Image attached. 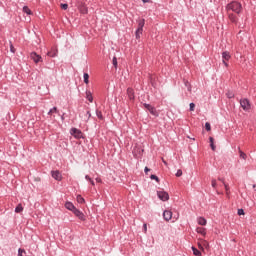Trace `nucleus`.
Listing matches in <instances>:
<instances>
[{"mask_svg":"<svg viewBox=\"0 0 256 256\" xmlns=\"http://www.w3.org/2000/svg\"><path fill=\"white\" fill-rule=\"evenodd\" d=\"M238 151H239V154H240V158L241 159H247V154H245V152H243L242 150H241V148H238Z\"/></svg>","mask_w":256,"mask_h":256,"instance_id":"nucleus-19","label":"nucleus"},{"mask_svg":"<svg viewBox=\"0 0 256 256\" xmlns=\"http://www.w3.org/2000/svg\"><path fill=\"white\" fill-rule=\"evenodd\" d=\"M224 65L225 67H229V64L227 63V61H225Z\"/></svg>","mask_w":256,"mask_h":256,"instance_id":"nucleus-52","label":"nucleus"},{"mask_svg":"<svg viewBox=\"0 0 256 256\" xmlns=\"http://www.w3.org/2000/svg\"><path fill=\"white\" fill-rule=\"evenodd\" d=\"M23 212V205L18 204L15 208V213H21Z\"/></svg>","mask_w":256,"mask_h":256,"instance_id":"nucleus-20","label":"nucleus"},{"mask_svg":"<svg viewBox=\"0 0 256 256\" xmlns=\"http://www.w3.org/2000/svg\"><path fill=\"white\" fill-rule=\"evenodd\" d=\"M23 13H26V15H32L33 14V12L31 11V9H29L28 6L23 7Z\"/></svg>","mask_w":256,"mask_h":256,"instance_id":"nucleus-17","label":"nucleus"},{"mask_svg":"<svg viewBox=\"0 0 256 256\" xmlns=\"http://www.w3.org/2000/svg\"><path fill=\"white\" fill-rule=\"evenodd\" d=\"M143 106L147 111H149V113H151V115H157V110L155 107L151 106V104L144 103Z\"/></svg>","mask_w":256,"mask_h":256,"instance_id":"nucleus-6","label":"nucleus"},{"mask_svg":"<svg viewBox=\"0 0 256 256\" xmlns=\"http://www.w3.org/2000/svg\"><path fill=\"white\" fill-rule=\"evenodd\" d=\"M173 217V212H171V210H165L163 212V218L165 219V221H171Z\"/></svg>","mask_w":256,"mask_h":256,"instance_id":"nucleus-8","label":"nucleus"},{"mask_svg":"<svg viewBox=\"0 0 256 256\" xmlns=\"http://www.w3.org/2000/svg\"><path fill=\"white\" fill-rule=\"evenodd\" d=\"M143 27H145V19H142L138 22L139 32L143 31Z\"/></svg>","mask_w":256,"mask_h":256,"instance_id":"nucleus-15","label":"nucleus"},{"mask_svg":"<svg viewBox=\"0 0 256 256\" xmlns=\"http://www.w3.org/2000/svg\"><path fill=\"white\" fill-rule=\"evenodd\" d=\"M196 232L203 236L207 235V230H205V228H203V227H198L196 229Z\"/></svg>","mask_w":256,"mask_h":256,"instance_id":"nucleus-14","label":"nucleus"},{"mask_svg":"<svg viewBox=\"0 0 256 256\" xmlns=\"http://www.w3.org/2000/svg\"><path fill=\"white\" fill-rule=\"evenodd\" d=\"M61 9H64V11H67V9H69V5L68 4H61Z\"/></svg>","mask_w":256,"mask_h":256,"instance_id":"nucleus-36","label":"nucleus"},{"mask_svg":"<svg viewBox=\"0 0 256 256\" xmlns=\"http://www.w3.org/2000/svg\"><path fill=\"white\" fill-rule=\"evenodd\" d=\"M226 194L229 195V185L224 183Z\"/></svg>","mask_w":256,"mask_h":256,"instance_id":"nucleus-39","label":"nucleus"},{"mask_svg":"<svg viewBox=\"0 0 256 256\" xmlns=\"http://www.w3.org/2000/svg\"><path fill=\"white\" fill-rule=\"evenodd\" d=\"M181 175H183V170L178 169L176 172V177H181Z\"/></svg>","mask_w":256,"mask_h":256,"instance_id":"nucleus-34","label":"nucleus"},{"mask_svg":"<svg viewBox=\"0 0 256 256\" xmlns=\"http://www.w3.org/2000/svg\"><path fill=\"white\" fill-rule=\"evenodd\" d=\"M240 105L244 111H249V109H251V103H249V99H246V98L241 99Z\"/></svg>","mask_w":256,"mask_h":256,"instance_id":"nucleus-2","label":"nucleus"},{"mask_svg":"<svg viewBox=\"0 0 256 256\" xmlns=\"http://www.w3.org/2000/svg\"><path fill=\"white\" fill-rule=\"evenodd\" d=\"M30 59H32L34 61V63L43 62V58L41 57V55L37 54V52H32L30 54Z\"/></svg>","mask_w":256,"mask_h":256,"instance_id":"nucleus-3","label":"nucleus"},{"mask_svg":"<svg viewBox=\"0 0 256 256\" xmlns=\"http://www.w3.org/2000/svg\"><path fill=\"white\" fill-rule=\"evenodd\" d=\"M198 247H199V249H201L202 251H203V243H201V239H200V242L198 243Z\"/></svg>","mask_w":256,"mask_h":256,"instance_id":"nucleus-42","label":"nucleus"},{"mask_svg":"<svg viewBox=\"0 0 256 256\" xmlns=\"http://www.w3.org/2000/svg\"><path fill=\"white\" fill-rule=\"evenodd\" d=\"M10 51L11 53H15V47H13V44L10 45Z\"/></svg>","mask_w":256,"mask_h":256,"instance_id":"nucleus-43","label":"nucleus"},{"mask_svg":"<svg viewBox=\"0 0 256 256\" xmlns=\"http://www.w3.org/2000/svg\"><path fill=\"white\" fill-rule=\"evenodd\" d=\"M211 186L213 187V189H216L217 188V180L212 179Z\"/></svg>","mask_w":256,"mask_h":256,"instance_id":"nucleus-30","label":"nucleus"},{"mask_svg":"<svg viewBox=\"0 0 256 256\" xmlns=\"http://www.w3.org/2000/svg\"><path fill=\"white\" fill-rule=\"evenodd\" d=\"M72 213H74V215H76L80 221H85V214H83L81 210L76 208Z\"/></svg>","mask_w":256,"mask_h":256,"instance_id":"nucleus-7","label":"nucleus"},{"mask_svg":"<svg viewBox=\"0 0 256 256\" xmlns=\"http://www.w3.org/2000/svg\"><path fill=\"white\" fill-rule=\"evenodd\" d=\"M255 187H256V185L254 184V185H253V189H255Z\"/></svg>","mask_w":256,"mask_h":256,"instance_id":"nucleus-54","label":"nucleus"},{"mask_svg":"<svg viewBox=\"0 0 256 256\" xmlns=\"http://www.w3.org/2000/svg\"><path fill=\"white\" fill-rule=\"evenodd\" d=\"M53 113H59V110L57 107H53L52 109L49 110L48 115H53Z\"/></svg>","mask_w":256,"mask_h":256,"instance_id":"nucleus-23","label":"nucleus"},{"mask_svg":"<svg viewBox=\"0 0 256 256\" xmlns=\"http://www.w3.org/2000/svg\"><path fill=\"white\" fill-rule=\"evenodd\" d=\"M212 151H215V144H210Z\"/></svg>","mask_w":256,"mask_h":256,"instance_id":"nucleus-47","label":"nucleus"},{"mask_svg":"<svg viewBox=\"0 0 256 256\" xmlns=\"http://www.w3.org/2000/svg\"><path fill=\"white\" fill-rule=\"evenodd\" d=\"M157 195L158 199H160L161 201H169V193L165 191H158Z\"/></svg>","mask_w":256,"mask_h":256,"instance_id":"nucleus-4","label":"nucleus"},{"mask_svg":"<svg viewBox=\"0 0 256 256\" xmlns=\"http://www.w3.org/2000/svg\"><path fill=\"white\" fill-rule=\"evenodd\" d=\"M209 141H210V145H213V144H214V142H213V141H214L213 137H210V138H209Z\"/></svg>","mask_w":256,"mask_h":256,"instance_id":"nucleus-45","label":"nucleus"},{"mask_svg":"<svg viewBox=\"0 0 256 256\" xmlns=\"http://www.w3.org/2000/svg\"><path fill=\"white\" fill-rule=\"evenodd\" d=\"M96 116L98 117V119H100V121H103V113L100 110H96Z\"/></svg>","mask_w":256,"mask_h":256,"instance_id":"nucleus-22","label":"nucleus"},{"mask_svg":"<svg viewBox=\"0 0 256 256\" xmlns=\"http://www.w3.org/2000/svg\"><path fill=\"white\" fill-rule=\"evenodd\" d=\"M48 57H55L57 55V50H52L47 53Z\"/></svg>","mask_w":256,"mask_h":256,"instance_id":"nucleus-27","label":"nucleus"},{"mask_svg":"<svg viewBox=\"0 0 256 256\" xmlns=\"http://www.w3.org/2000/svg\"><path fill=\"white\" fill-rule=\"evenodd\" d=\"M27 252L23 248L18 249V256H26Z\"/></svg>","mask_w":256,"mask_h":256,"instance_id":"nucleus-21","label":"nucleus"},{"mask_svg":"<svg viewBox=\"0 0 256 256\" xmlns=\"http://www.w3.org/2000/svg\"><path fill=\"white\" fill-rule=\"evenodd\" d=\"M238 215H245V210L238 209Z\"/></svg>","mask_w":256,"mask_h":256,"instance_id":"nucleus-40","label":"nucleus"},{"mask_svg":"<svg viewBox=\"0 0 256 256\" xmlns=\"http://www.w3.org/2000/svg\"><path fill=\"white\" fill-rule=\"evenodd\" d=\"M190 111H195V103H190Z\"/></svg>","mask_w":256,"mask_h":256,"instance_id":"nucleus-38","label":"nucleus"},{"mask_svg":"<svg viewBox=\"0 0 256 256\" xmlns=\"http://www.w3.org/2000/svg\"><path fill=\"white\" fill-rule=\"evenodd\" d=\"M88 119H91V112L87 111Z\"/></svg>","mask_w":256,"mask_h":256,"instance_id":"nucleus-49","label":"nucleus"},{"mask_svg":"<svg viewBox=\"0 0 256 256\" xmlns=\"http://www.w3.org/2000/svg\"><path fill=\"white\" fill-rule=\"evenodd\" d=\"M192 251L195 256H201V251H199L197 248L192 247Z\"/></svg>","mask_w":256,"mask_h":256,"instance_id":"nucleus-24","label":"nucleus"},{"mask_svg":"<svg viewBox=\"0 0 256 256\" xmlns=\"http://www.w3.org/2000/svg\"><path fill=\"white\" fill-rule=\"evenodd\" d=\"M76 199H77L78 203H85V199L82 198L81 195H78Z\"/></svg>","mask_w":256,"mask_h":256,"instance_id":"nucleus-29","label":"nucleus"},{"mask_svg":"<svg viewBox=\"0 0 256 256\" xmlns=\"http://www.w3.org/2000/svg\"><path fill=\"white\" fill-rule=\"evenodd\" d=\"M226 11H228V13L232 11L233 13L239 15V13L243 11V6L238 1H232L226 6Z\"/></svg>","mask_w":256,"mask_h":256,"instance_id":"nucleus-1","label":"nucleus"},{"mask_svg":"<svg viewBox=\"0 0 256 256\" xmlns=\"http://www.w3.org/2000/svg\"><path fill=\"white\" fill-rule=\"evenodd\" d=\"M81 13L86 14L87 13V8L85 6H83L82 8H80Z\"/></svg>","mask_w":256,"mask_h":256,"instance_id":"nucleus-37","label":"nucleus"},{"mask_svg":"<svg viewBox=\"0 0 256 256\" xmlns=\"http://www.w3.org/2000/svg\"><path fill=\"white\" fill-rule=\"evenodd\" d=\"M228 17L232 23H237V16L235 14L228 12Z\"/></svg>","mask_w":256,"mask_h":256,"instance_id":"nucleus-13","label":"nucleus"},{"mask_svg":"<svg viewBox=\"0 0 256 256\" xmlns=\"http://www.w3.org/2000/svg\"><path fill=\"white\" fill-rule=\"evenodd\" d=\"M51 175L56 181H61V172H59L58 170L52 171Z\"/></svg>","mask_w":256,"mask_h":256,"instance_id":"nucleus-9","label":"nucleus"},{"mask_svg":"<svg viewBox=\"0 0 256 256\" xmlns=\"http://www.w3.org/2000/svg\"><path fill=\"white\" fill-rule=\"evenodd\" d=\"M127 95L131 101H133V99H135V92L133 91L132 88L127 89Z\"/></svg>","mask_w":256,"mask_h":256,"instance_id":"nucleus-11","label":"nucleus"},{"mask_svg":"<svg viewBox=\"0 0 256 256\" xmlns=\"http://www.w3.org/2000/svg\"><path fill=\"white\" fill-rule=\"evenodd\" d=\"M144 171H145L146 174H148L149 171H151V170L148 167H145Z\"/></svg>","mask_w":256,"mask_h":256,"instance_id":"nucleus-46","label":"nucleus"},{"mask_svg":"<svg viewBox=\"0 0 256 256\" xmlns=\"http://www.w3.org/2000/svg\"><path fill=\"white\" fill-rule=\"evenodd\" d=\"M150 179H154L155 181H157V183H159V177H157L155 174H152L150 176Z\"/></svg>","mask_w":256,"mask_h":256,"instance_id":"nucleus-35","label":"nucleus"},{"mask_svg":"<svg viewBox=\"0 0 256 256\" xmlns=\"http://www.w3.org/2000/svg\"><path fill=\"white\" fill-rule=\"evenodd\" d=\"M201 243H202V246L205 247L206 249H208L209 247V242L205 239H201Z\"/></svg>","mask_w":256,"mask_h":256,"instance_id":"nucleus-26","label":"nucleus"},{"mask_svg":"<svg viewBox=\"0 0 256 256\" xmlns=\"http://www.w3.org/2000/svg\"><path fill=\"white\" fill-rule=\"evenodd\" d=\"M65 207H66V209H68V211H72V212L76 209L75 205H73V203H71V202H66Z\"/></svg>","mask_w":256,"mask_h":256,"instance_id":"nucleus-12","label":"nucleus"},{"mask_svg":"<svg viewBox=\"0 0 256 256\" xmlns=\"http://www.w3.org/2000/svg\"><path fill=\"white\" fill-rule=\"evenodd\" d=\"M218 180H220L221 183H223V185H225V179H223V178H218Z\"/></svg>","mask_w":256,"mask_h":256,"instance_id":"nucleus-48","label":"nucleus"},{"mask_svg":"<svg viewBox=\"0 0 256 256\" xmlns=\"http://www.w3.org/2000/svg\"><path fill=\"white\" fill-rule=\"evenodd\" d=\"M143 231H144V233H147V223L143 224Z\"/></svg>","mask_w":256,"mask_h":256,"instance_id":"nucleus-41","label":"nucleus"},{"mask_svg":"<svg viewBox=\"0 0 256 256\" xmlns=\"http://www.w3.org/2000/svg\"><path fill=\"white\" fill-rule=\"evenodd\" d=\"M71 135H73L76 139H81V137H83V133L81 132V130L77 129V128H72L70 130Z\"/></svg>","mask_w":256,"mask_h":256,"instance_id":"nucleus-5","label":"nucleus"},{"mask_svg":"<svg viewBox=\"0 0 256 256\" xmlns=\"http://www.w3.org/2000/svg\"><path fill=\"white\" fill-rule=\"evenodd\" d=\"M97 183H101V178H96Z\"/></svg>","mask_w":256,"mask_h":256,"instance_id":"nucleus-50","label":"nucleus"},{"mask_svg":"<svg viewBox=\"0 0 256 256\" xmlns=\"http://www.w3.org/2000/svg\"><path fill=\"white\" fill-rule=\"evenodd\" d=\"M112 63L114 65L115 69H117V57H115V56L113 57Z\"/></svg>","mask_w":256,"mask_h":256,"instance_id":"nucleus-32","label":"nucleus"},{"mask_svg":"<svg viewBox=\"0 0 256 256\" xmlns=\"http://www.w3.org/2000/svg\"><path fill=\"white\" fill-rule=\"evenodd\" d=\"M84 83L86 84V85H89V74L88 73H84Z\"/></svg>","mask_w":256,"mask_h":256,"instance_id":"nucleus-25","label":"nucleus"},{"mask_svg":"<svg viewBox=\"0 0 256 256\" xmlns=\"http://www.w3.org/2000/svg\"><path fill=\"white\" fill-rule=\"evenodd\" d=\"M144 3H149V0H142Z\"/></svg>","mask_w":256,"mask_h":256,"instance_id":"nucleus-53","label":"nucleus"},{"mask_svg":"<svg viewBox=\"0 0 256 256\" xmlns=\"http://www.w3.org/2000/svg\"><path fill=\"white\" fill-rule=\"evenodd\" d=\"M205 129L206 131H211V124L209 122L205 123Z\"/></svg>","mask_w":256,"mask_h":256,"instance_id":"nucleus-31","label":"nucleus"},{"mask_svg":"<svg viewBox=\"0 0 256 256\" xmlns=\"http://www.w3.org/2000/svg\"><path fill=\"white\" fill-rule=\"evenodd\" d=\"M231 59V54L228 51L222 52V62L229 61Z\"/></svg>","mask_w":256,"mask_h":256,"instance_id":"nucleus-10","label":"nucleus"},{"mask_svg":"<svg viewBox=\"0 0 256 256\" xmlns=\"http://www.w3.org/2000/svg\"><path fill=\"white\" fill-rule=\"evenodd\" d=\"M86 99H87L90 103H93V94H91V91H86Z\"/></svg>","mask_w":256,"mask_h":256,"instance_id":"nucleus-16","label":"nucleus"},{"mask_svg":"<svg viewBox=\"0 0 256 256\" xmlns=\"http://www.w3.org/2000/svg\"><path fill=\"white\" fill-rule=\"evenodd\" d=\"M142 34H143V31H140V32H139V28H138V29L136 30V33H135L136 39H140Z\"/></svg>","mask_w":256,"mask_h":256,"instance_id":"nucleus-28","label":"nucleus"},{"mask_svg":"<svg viewBox=\"0 0 256 256\" xmlns=\"http://www.w3.org/2000/svg\"><path fill=\"white\" fill-rule=\"evenodd\" d=\"M90 183L91 185L95 186V181L91 180Z\"/></svg>","mask_w":256,"mask_h":256,"instance_id":"nucleus-51","label":"nucleus"},{"mask_svg":"<svg viewBox=\"0 0 256 256\" xmlns=\"http://www.w3.org/2000/svg\"><path fill=\"white\" fill-rule=\"evenodd\" d=\"M198 225H207V220L203 217L198 218Z\"/></svg>","mask_w":256,"mask_h":256,"instance_id":"nucleus-18","label":"nucleus"},{"mask_svg":"<svg viewBox=\"0 0 256 256\" xmlns=\"http://www.w3.org/2000/svg\"><path fill=\"white\" fill-rule=\"evenodd\" d=\"M226 95L228 99H233V97H235V94H233V92H228Z\"/></svg>","mask_w":256,"mask_h":256,"instance_id":"nucleus-33","label":"nucleus"},{"mask_svg":"<svg viewBox=\"0 0 256 256\" xmlns=\"http://www.w3.org/2000/svg\"><path fill=\"white\" fill-rule=\"evenodd\" d=\"M85 179H86V181H89V182L93 180V179H91V177H89V175H86Z\"/></svg>","mask_w":256,"mask_h":256,"instance_id":"nucleus-44","label":"nucleus"}]
</instances>
